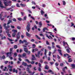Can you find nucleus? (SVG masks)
Here are the masks:
<instances>
[{"mask_svg":"<svg viewBox=\"0 0 75 75\" xmlns=\"http://www.w3.org/2000/svg\"><path fill=\"white\" fill-rule=\"evenodd\" d=\"M11 27L12 28H15V26H13L12 25H11Z\"/></svg>","mask_w":75,"mask_h":75,"instance_id":"nucleus-58","label":"nucleus"},{"mask_svg":"<svg viewBox=\"0 0 75 75\" xmlns=\"http://www.w3.org/2000/svg\"><path fill=\"white\" fill-rule=\"evenodd\" d=\"M6 33H7V35L9 37H11V35L10 34H9V31H6Z\"/></svg>","mask_w":75,"mask_h":75,"instance_id":"nucleus-16","label":"nucleus"},{"mask_svg":"<svg viewBox=\"0 0 75 75\" xmlns=\"http://www.w3.org/2000/svg\"><path fill=\"white\" fill-rule=\"evenodd\" d=\"M17 29H18L19 30H21V27H20V26H17Z\"/></svg>","mask_w":75,"mask_h":75,"instance_id":"nucleus-42","label":"nucleus"},{"mask_svg":"<svg viewBox=\"0 0 75 75\" xmlns=\"http://www.w3.org/2000/svg\"><path fill=\"white\" fill-rule=\"evenodd\" d=\"M56 51H57V49L56 48H55L53 52V54H55V53Z\"/></svg>","mask_w":75,"mask_h":75,"instance_id":"nucleus-26","label":"nucleus"},{"mask_svg":"<svg viewBox=\"0 0 75 75\" xmlns=\"http://www.w3.org/2000/svg\"><path fill=\"white\" fill-rule=\"evenodd\" d=\"M25 61L28 62L29 63H30V61H29V60H28V59H26Z\"/></svg>","mask_w":75,"mask_h":75,"instance_id":"nucleus-44","label":"nucleus"},{"mask_svg":"<svg viewBox=\"0 0 75 75\" xmlns=\"http://www.w3.org/2000/svg\"><path fill=\"white\" fill-rule=\"evenodd\" d=\"M69 56V54L67 53L64 54V57H66L67 56Z\"/></svg>","mask_w":75,"mask_h":75,"instance_id":"nucleus-27","label":"nucleus"},{"mask_svg":"<svg viewBox=\"0 0 75 75\" xmlns=\"http://www.w3.org/2000/svg\"><path fill=\"white\" fill-rule=\"evenodd\" d=\"M16 35V33H13L12 35L13 37H15V35Z\"/></svg>","mask_w":75,"mask_h":75,"instance_id":"nucleus-23","label":"nucleus"},{"mask_svg":"<svg viewBox=\"0 0 75 75\" xmlns=\"http://www.w3.org/2000/svg\"><path fill=\"white\" fill-rule=\"evenodd\" d=\"M26 28L28 32H30V24L29 23L27 25Z\"/></svg>","mask_w":75,"mask_h":75,"instance_id":"nucleus-4","label":"nucleus"},{"mask_svg":"<svg viewBox=\"0 0 75 75\" xmlns=\"http://www.w3.org/2000/svg\"><path fill=\"white\" fill-rule=\"evenodd\" d=\"M63 46H65V45L67 43V42H65V41H64L63 42Z\"/></svg>","mask_w":75,"mask_h":75,"instance_id":"nucleus-28","label":"nucleus"},{"mask_svg":"<svg viewBox=\"0 0 75 75\" xmlns=\"http://www.w3.org/2000/svg\"><path fill=\"white\" fill-rule=\"evenodd\" d=\"M46 37H47V38H48L49 39H51L52 40V39H53L51 36H48L47 35V34H46Z\"/></svg>","mask_w":75,"mask_h":75,"instance_id":"nucleus-13","label":"nucleus"},{"mask_svg":"<svg viewBox=\"0 0 75 75\" xmlns=\"http://www.w3.org/2000/svg\"><path fill=\"white\" fill-rule=\"evenodd\" d=\"M34 28H35V29H37V27L36 25H34Z\"/></svg>","mask_w":75,"mask_h":75,"instance_id":"nucleus-52","label":"nucleus"},{"mask_svg":"<svg viewBox=\"0 0 75 75\" xmlns=\"http://www.w3.org/2000/svg\"><path fill=\"white\" fill-rule=\"evenodd\" d=\"M23 50H24V51L27 53L28 55H30V53L31 52L30 51H28V48L27 47H24Z\"/></svg>","mask_w":75,"mask_h":75,"instance_id":"nucleus-3","label":"nucleus"},{"mask_svg":"<svg viewBox=\"0 0 75 75\" xmlns=\"http://www.w3.org/2000/svg\"><path fill=\"white\" fill-rule=\"evenodd\" d=\"M11 9H12L11 8H6V10L8 11V10H11Z\"/></svg>","mask_w":75,"mask_h":75,"instance_id":"nucleus-39","label":"nucleus"},{"mask_svg":"<svg viewBox=\"0 0 75 75\" xmlns=\"http://www.w3.org/2000/svg\"><path fill=\"white\" fill-rule=\"evenodd\" d=\"M46 44L47 45H50V43L48 42V40H47L46 41Z\"/></svg>","mask_w":75,"mask_h":75,"instance_id":"nucleus-35","label":"nucleus"},{"mask_svg":"<svg viewBox=\"0 0 75 75\" xmlns=\"http://www.w3.org/2000/svg\"><path fill=\"white\" fill-rule=\"evenodd\" d=\"M6 23H5L4 24L3 26L4 27V29H5V30H6V31H10V29H8V28H10V26L9 25H8L7 26H6Z\"/></svg>","mask_w":75,"mask_h":75,"instance_id":"nucleus-2","label":"nucleus"},{"mask_svg":"<svg viewBox=\"0 0 75 75\" xmlns=\"http://www.w3.org/2000/svg\"><path fill=\"white\" fill-rule=\"evenodd\" d=\"M62 1L63 5H65V4H66L65 2L64 1Z\"/></svg>","mask_w":75,"mask_h":75,"instance_id":"nucleus-53","label":"nucleus"},{"mask_svg":"<svg viewBox=\"0 0 75 75\" xmlns=\"http://www.w3.org/2000/svg\"><path fill=\"white\" fill-rule=\"evenodd\" d=\"M22 65H23V66H24L25 67L26 66H27V63H25L24 62H22Z\"/></svg>","mask_w":75,"mask_h":75,"instance_id":"nucleus-11","label":"nucleus"},{"mask_svg":"<svg viewBox=\"0 0 75 75\" xmlns=\"http://www.w3.org/2000/svg\"><path fill=\"white\" fill-rule=\"evenodd\" d=\"M28 72L29 74H31L32 73V72L30 70H29Z\"/></svg>","mask_w":75,"mask_h":75,"instance_id":"nucleus-56","label":"nucleus"},{"mask_svg":"<svg viewBox=\"0 0 75 75\" xmlns=\"http://www.w3.org/2000/svg\"><path fill=\"white\" fill-rule=\"evenodd\" d=\"M14 48L15 49H16L17 48V45H15L14 46Z\"/></svg>","mask_w":75,"mask_h":75,"instance_id":"nucleus-33","label":"nucleus"},{"mask_svg":"<svg viewBox=\"0 0 75 75\" xmlns=\"http://www.w3.org/2000/svg\"><path fill=\"white\" fill-rule=\"evenodd\" d=\"M46 27L44 28H43V30H42V31H43V32H45V30H46Z\"/></svg>","mask_w":75,"mask_h":75,"instance_id":"nucleus-41","label":"nucleus"},{"mask_svg":"<svg viewBox=\"0 0 75 75\" xmlns=\"http://www.w3.org/2000/svg\"><path fill=\"white\" fill-rule=\"evenodd\" d=\"M41 52V50H40L38 51L37 55H40V52Z\"/></svg>","mask_w":75,"mask_h":75,"instance_id":"nucleus-48","label":"nucleus"},{"mask_svg":"<svg viewBox=\"0 0 75 75\" xmlns=\"http://www.w3.org/2000/svg\"><path fill=\"white\" fill-rule=\"evenodd\" d=\"M26 71H30V69L28 67H27L26 68Z\"/></svg>","mask_w":75,"mask_h":75,"instance_id":"nucleus-57","label":"nucleus"},{"mask_svg":"<svg viewBox=\"0 0 75 75\" xmlns=\"http://www.w3.org/2000/svg\"><path fill=\"white\" fill-rule=\"evenodd\" d=\"M26 36L28 37H31V34H29L27 32L26 33Z\"/></svg>","mask_w":75,"mask_h":75,"instance_id":"nucleus-12","label":"nucleus"},{"mask_svg":"<svg viewBox=\"0 0 75 75\" xmlns=\"http://www.w3.org/2000/svg\"><path fill=\"white\" fill-rule=\"evenodd\" d=\"M18 20L19 21H21V20H22V18H18Z\"/></svg>","mask_w":75,"mask_h":75,"instance_id":"nucleus-49","label":"nucleus"},{"mask_svg":"<svg viewBox=\"0 0 75 75\" xmlns=\"http://www.w3.org/2000/svg\"><path fill=\"white\" fill-rule=\"evenodd\" d=\"M35 36H36V38L38 39H39V40H41V39L40 38V37H39L38 36V35H35Z\"/></svg>","mask_w":75,"mask_h":75,"instance_id":"nucleus-32","label":"nucleus"},{"mask_svg":"<svg viewBox=\"0 0 75 75\" xmlns=\"http://www.w3.org/2000/svg\"><path fill=\"white\" fill-rule=\"evenodd\" d=\"M40 12H41V15H43V14H44L45 13L44 12V11H43L42 10H41Z\"/></svg>","mask_w":75,"mask_h":75,"instance_id":"nucleus-21","label":"nucleus"},{"mask_svg":"<svg viewBox=\"0 0 75 75\" xmlns=\"http://www.w3.org/2000/svg\"><path fill=\"white\" fill-rule=\"evenodd\" d=\"M7 39H8V40H9V41H10L11 42V41H13V40L10 39L9 38H8Z\"/></svg>","mask_w":75,"mask_h":75,"instance_id":"nucleus-43","label":"nucleus"},{"mask_svg":"<svg viewBox=\"0 0 75 75\" xmlns=\"http://www.w3.org/2000/svg\"><path fill=\"white\" fill-rule=\"evenodd\" d=\"M30 64H32L33 65H34V63H35V62L32 61L31 62H30Z\"/></svg>","mask_w":75,"mask_h":75,"instance_id":"nucleus-24","label":"nucleus"},{"mask_svg":"<svg viewBox=\"0 0 75 75\" xmlns=\"http://www.w3.org/2000/svg\"><path fill=\"white\" fill-rule=\"evenodd\" d=\"M7 68L6 67H5L4 69H3V71H6V69Z\"/></svg>","mask_w":75,"mask_h":75,"instance_id":"nucleus-36","label":"nucleus"},{"mask_svg":"<svg viewBox=\"0 0 75 75\" xmlns=\"http://www.w3.org/2000/svg\"><path fill=\"white\" fill-rule=\"evenodd\" d=\"M47 49L45 50L44 54L45 55H46V54H47Z\"/></svg>","mask_w":75,"mask_h":75,"instance_id":"nucleus-31","label":"nucleus"},{"mask_svg":"<svg viewBox=\"0 0 75 75\" xmlns=\"http://www.w3.org/2000/svg\"><path fill=\"white\" fill-rule=\"evenodd\" d=\"M6 38L5 36H4L3 37L1 38V40H4V39H6Z\"/></svg>","mask_w":75,"mask_h":75,"instance_id":"nucleus-40","label":"nucleus"},{"mask_svg":"<svg viewBox=\"0 0 75 75\" xmlns=\"http://www.w3.org/2000/svg\"><path fill=\"white\" fill-rule=\"evenodd\" d=\"M72 62V60H71V58L69 59L68 62Z\"/></svg>","mask_w":75,"mask_h":75,"instance_id":"nucleus-22","label":"nucleus"},{"mask_svg":"<svg viewBox=\"0 0 75 75\" xmlns=\"http://www.w3.org/2000/svg\"><path fill=\"white\" fill-rule=\"evenodd\" d=\"M71 65L72 67L73 68H74V69H75V65L74 64H71Z\"/></svg>","mask_w":75,"mask_h":75,"instance_id":"nucleus-19","label":"nucleus"},{"mask_svg":"<svg viewBox=\"0 0 75 75\" xmlns=\"http://www.w3.org/2000/svg\"><path fill=\"white\" fill-rule=\"evenodd\" d=\"M9 71L10 72H11L13 71V69H12L11 68L9 69Z\"/></svg>","mask_w":75,"mask_h":75,"instance_id":"nucleus-63","label":"nucleus"},{"mask_svg":"<svg viewBox=\"0 0 75 75\" xmlns=\"http://www.w3.org/2000/svg\"><path fill=\"white\" fill-rule=\"evenodd\" d=\"M2 59H5V56L4 55H3L2 57Z\"/></svg>","mask_w":75,"mask_h":75,"instance_id":"nucleus-62","label":"nucleus"},{"mask_svg":"<svg viewBox=\"0 0 75 75\" xmlns=\"http://www.w3.org/2000/svg\"><path fill=\"white\" fill-rule=\"evenodd\" d=\"M32 58L31 59V61H35V60H36V58H35V55H32Z\"/></svg>","mask_w":75,"mask_h":75,"instance_id":"nucleus-6","label":"nucleus"},{"mask_svg":"<svg viewBox=\"0 0 75 75\" xmlns=\"http://www.w3.org/2000/svg\"><path fill=\"white\" fill-rule=\"evenodd\" d=\"M18 57L19 58H22V55L19 54L18 55Z\"/></svg>","mask_w":75,"mask_h":75,"instance_id":"nucleus-37","label":"nucleus"},{"mask_svg":"<svg viewBox=\"0 0 75 75\" xmlns=\"http://www.w3.org/2000/svg\"><path fill=\"white\" fill-rule=\"evenodd\" d=\"M71 27H73V26H74V23H71Z\"/></svg>","mask_w":75,"mask_h":75,"instance_id":"nucleus-60","label":"nucleus"},{"mask_svg":"<svg viewBox=\"0 0 75 75\" xmlns=\"http://www.w3.org/2000/svg\"><path fill=\"white\" fill-rule=\"evenodd\" d=\"M20 32H19L16 35V38H17V39H20Z\"/></svg>","mask_w":75,"mask_h":75,"instance_id":"nucleus-5","label":"nucleus"},{"mask_svg":"<svg viewBox=\"0 0 75 75\" xmlns=\"http://www.w3.org/2000/svg\"><path fill=\"white\" fill-rule=\"evenodd\" d=\"M33 4H34V5H36V4L34 1H32V2Z\"/></svg>","mask_w":75,"mask_h":75,"instance_id":"nucleus-51","label":"nucleus"},{"mask_svg":"<svg viewBox=\"0 0 75 75\" xmlns=\"http://www.w3.org/2000/svg\"><path fill=\"white\" fill-rule=\"evenodd\" d=\"M13 21H15V22H16V19L15 18H13Z\"/></svg>","mask_w":75,"mask_h":75,"instance_id":"nucleus-64","label":"nucleus"},{"mask_svg":"<svg viewBox=\"0 0 75 75\" xmlns=\"http://www.w3.org/2000/svg\"><path fill=\"white\" fill-rule=\"evenodd\" d=\"M12 31H13L14 33H16L17 32V30H12Z\"/></svg>","mask_w":75,"mask_h":75,"instance_id":"nucleus-25","label":"nucleus"},{"mask_svg":"<svg viewBox=\"0 0 75 75\" xmlns=\"http://www.w3.org/2000/svg\"><path fill=\"white\" fill-rule=\"evenodd\" d=\"M42 25V22L41 21H40L39 23V27H41Z\"/></svg>","mask_w":75,"mask_h":75,"instance_id":"nucleus-10","label":"nucleus"},{"mask_svg":"<svg viewBox=\"0 0 75 75\" xmlns=\"http://www.w3.org/2000/svg\"><path fill=\"white\" fill-rule=\"evenodd\" d=\"M22 42V41L20 39L19 40V44H21V42Z\"/></svg>","mask_w":75,"mask_h":75,"instance_id":"nucleus-61","label":"nucleus"},{"mask_svg":"<svg viewBox=\"0 0 75 75\" xmlns=\"http://www.w3.org/2000/svg\"><path fill=\"white\" fill-rule=\"evenodd\" d=\"M38 70L39 71H41V68L40 67H39L38 68Z\"/></svg>","mask_w":75,"mask_h":75,"instance_id":"nucleus-46","label":"nucleus"},{"mask_svg":"<svg viewBox=\"0 0 75 75\" xmlns=\"http://www.w3.org/2000/svg\"><path fill=\"white\" fill-rule=\"evenodd\" d=\"M35 56L36 57H38V58H40V55L37 54H37H35Z\"/></svg>","mask_w":75,"mask_h":75,"instance_id":"nucleus-29","label":"nucleus"},{"mask_svg":"<svg viewBox=\"0 0 75 75\" xmlns=\"http://www.w3.org/2000/svg\"><path fill=\"white\" fill-rule=\"evenodd\" d=\"M20 5L21 6V7H24L26 6V5L25 4H20Z\"/></svg>","mask_w":75,"mask_h":75,"instance_id":"nucleus-18","label":"nucleus"},{"mask_svg":"<svg viewBox=\"0 0 75 75\" xmlns=\"http://www.w3.org/2000/svg\"><path fill=\"white\" fill-rule=\"evenodd\" d=\"M57 58H58L59 59H60L61 58V57L60 56H59V55H57Z\"/></svg>","mask_w":75,"mask_h":75,"instance_id":"nucleus-55","label":"nucleus"},{"mask_svg":"<svg viewBox=\"0 0 75 75\" xmlns=\"http://www.w3.org/2000/svg\"><path fill=\"white\" fill-rule=\"evenodd\" d=\"M14 57H16V56L17 55V53L15 52L14 54Z\"/></svg>","mask_w":75,"mask_h":75,"instance_id":"nucleus-34","label":"nucleus"},{"mask_svg":"<svg viewBox=\"0 0 75 75\" xmlns=\"http://www.w3.org/2000/svg\"><path fill=\"white\" fill-rule=\"evenodd\" d=\"M26 55V53H23V54L22 55V58H24V57H25Z\"/></svg>","mask_w":75,"mask_h":75,"instance_id":"nucleus-15","label":"nucleus"},{"mask_svg":"<svg viewBox=\"0 0 75 75\" xmlns=\"http://www.w3.org/2000/svg\"><path fill=\"white\" fill-rule=\"evenodd\" d=\"M27 66L28 67V68H31L32 67V66L30 64V65H27Z\"/></svg>","mask_w":75,"mask_h":75,"instance_id":"nucleus-30","label":"nucleus"},{"mask_svg":"<svg viewBox=\"0 0 75 75\" xmlns=\"http://www.w3.org/2000/svg\"><path fill=\"white\" fill-rule=\"evenodd\" d=\"M13 48H11L9 50L10 52H8L6 53L7 57L10 58L11 57H12V54H13Z\"/></svg>","mask_w":75,"mask_h":75,"instance_id":"nucleus-1","label":"nucleus"},{"mask_svg":"<svg viewBox=\"0 0 75 75\" xmlns=\"http://www.w3.org/2000/svg\"><path fill=\"white\" fill-rule=\"evenodd\" d=\"M68 52V53H69L70 52V51H69V50L68 49H67L66 50Z\"/></svg>","mask_w":75,"mask_h":75,"instance_id":"nucleus-45","label":"nucleus"},{"mask_svg":"<svg viewBox=\"0 0 75 75\" xmlns=\"http://www.w3.org/2000/svg\"><path fill=\"white\" fill-rule=\"evenodd\" d=\"M4 3L5 6H9V4H8V1L4 2Z\"/></svg>","mask_w":75,"mask_h":75,"instance_id":"nucleus-7","label":"nucleus"},{"mask_svg":"<svg viewBox=\"0 0 75 75\" xmlns=\"http://www.w3.org/2000/svg\"><path fill=\"white\" fill-rule=\"evenodd\" d=\"M3 6L2 3L1 2V1H0V7L2 8H5V9H6V7L3 6Z\"/></svg>","mask_w":75,"mask_h":75,"instance_id":"nucleus-8","label":"nucleus"},{"mask_svg":"<svg viewBox=\"0 0 75 75\" xmlns=\"http://www.w3.org/2000/svg\"><path fill=\"white\" fill-rule=\"evenodd\" d=\"M60 67H63L64 66V64L63 63H61L60 64Z\"/></svg>","mask_w":75,"mask_h":75,"instance_id":"nucleus-50","label":"nucleus"},{"mask_svg":"<svg viewBox=\"0 0 75 75\" xmlns=\"http://www.w3.org/2000/svg\"><path fill=\"white\" fill-rule=\"evenodd\" d=\"M13 72H16L17 74L18 72V70L17 69L16 70V69H13Z\"/></svg>","mask_w":75,"mask_h":75,"instance_id":"nucleus-14","label":"nucleus"},{"mask_svg":"<svg viewBox=\"0 0 75 75\" xmlns=\"http://www.w3.org/2000/svg\"><path fill=\"white\" fill-rule=\"evenodd\" d=\"M13 66H10V65H9L8 66V68H13Z\"/></svg>","mask_w":75,"mask_h":75,"instance_id":"nucleus-47","label":"nucleus"},{"mask_svg":"<svg viewBox=\"0 0 75 75\" xmlns=\"http://www.w3.org/2000/svg\"><path fill=\"white\" fill-rule=\"evenodd\" d=\"M30 18H32L33 20H34V21H35V18L33 17L32 16H31Z\"/></svg>","mask_w":75,"mask_h":75,"instance_id":"nucleus-59","label":"nucleus"},{"mask_svg":"<svg viewBox=\"0 0 75 75\" xmlns=\"http://www.w3.org/2000/svg\"><path fill=\"white\" fill-rule=\"evenodd\" d=\"M55 65L56 67H57V66H58V65H59V64H58V62H56L55 63Z\"/></svg>","mask_w":75,"mask_h":75,"instance_id":"nucleus-38","label":"nucleus"},{"mask_svg":"<svg viewBox=\"0 0 75 75\" xmlns=\"http://www.w3.org/2000/svg\"><path fill=\"white\" fill-rule=\"evenodd\" d=\"M10 23H12V20H9L8 21V23L7 24V25H8V24H9Z\"/></svg>","mask_w":75,"mask_h":75,"instance_id":"nucleus-17","label":"nucleus"},{"mask_svg":"<svg viewBox=\"0 0 75 75\" xmlns=\"http://www.w3.org/2000/svg\"><path fill=\"white\" fill-rule=\"evenodd\" d=\"M38 51V49L37 48H35L34 49H33L32 50V52L34 53V52H36V51Z\"/></svg>","mask_w":75,"mask_h":75,"instance_id":"nucleus-9","label":"nucleus"},{"mask_svg":"<svg viewBox=\"0 0 75 75\" xmlns=\"http://www.w3.org/2000/svg\"><path fill=\"white\" fill-rule=\"evenodd\" d=\"M45 68L46 69H49V67H48V65H46L45 67Z\"/></svg>","mask_w":75,"mask_h":75,"instance_id":"nucleus-20","label":"nucleus"},{"mask_svg":"<svg viewBox=\"0 0 75 75\" xmlns=\"http://www.w3.org/2000/svg\"><path fill=\"white\" fill-rule=\"evenodd\" d=\"M16 6L18 7H20V6L19 5V4H16Z\"/></svg>","mask_w":75,"mask_h":75,"instance_id":"nucleus-54","label":"nucleus"}]
</instances>
